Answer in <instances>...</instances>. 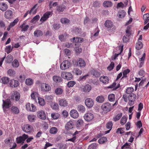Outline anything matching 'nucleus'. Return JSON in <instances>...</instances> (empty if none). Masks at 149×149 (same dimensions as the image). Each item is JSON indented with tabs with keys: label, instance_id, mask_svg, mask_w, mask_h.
<instances>
[{
	"label": "nucleus",
	"instance_id": "nucleus-29",
	"mask_svg": "<svg viewBox=\"0 0 149 149\" xmlns=\"http://www.w3.org/2000/svg\"><path fill=\"white\" fill-rule=\"evenodd\" d=\"M53 79L54 81L56 82H60L62 81V78L58 76H54L53 77Z\"/></svg>",
	"mask_w": 149,
	"mask_h": 149
},
{
	"label": "nucleus",
	"instance_id": "nucleus-64",
	"mask_svg": "<svg viewBox=\"0 0 149 149\" xmlns=\"http://www.w3.org/2000/svg\"><path fill=\"white\" fill-rule=\"evenodd\" d=\"M84 41V39L81 38L77 37L76 38V39L75 40V42H83Z\"/></svg>",
	"mask_w": 149,
	"mask_h": 149
},
{
	"label": "nucleus",
	"instance_id": "nucleus-41",
	"mask_svg": "<svg viewBox=\"0 0 149 149\" xmlns=\"http://www.w3.org/2000/svg\"><path fill=\"white\" fill-rule=\"evenodd\" d=\"M62 24H68L70 22V20L66 18H62L60 20Z\"/></svg>",
	"mask_w": 149,
	"mask_h": 149
},
{
	"label": "nucleus",
	"instance_id": "nucleus-11",
	"mask_svg": "<svg viewBox=\"0 0 149 149\" xmlns=\"http://www.w3.org/2000/svg\"><path fill=\"white\" fill-rule=\"evenodd\" d=\"M33 128L32 126L29 124L25 125L22 127V130L25 132L29 133Z\"/></svg>",
	"mask_w": 149,
	"mask_h": 149
},
{
	"label": "nucleus",
	"instance_id": "nucleus-62",
	"mask_svg": "<svg viewBox=\"0 0 149 149\" xmlns=\"http://www.w3.org/2000/svg\"><path fill=\"white\" fill-rule=\"evenodd\" d=\"M18 22V19H15L13 22H11L9 25L10 27H12L14 26L16 24H17V22Z\"/></svg>",
	"mask_w": 149,
	"mask_h": 149
},
{
	"label": "nucleus",
	"instance_id": "nucleus-19",
	"mask_svg": "<svg viewBox=\"0 0 149 149\" xmlns=\"http://www.w3.org/2000/svg\"><path fill=\"white\" fill-rule=\"evenodd\" d=\"M9 82V78L6 77H2L0 79V82L3 84H6Z\"/></svg>",
	"mask_w": 149,
	"mask_h": 149
},
{
	"label": "nucleus",
	"instance_id": "nucleus-50",
	"mask_svg": "<svg viewBox=\"0 0 149 149\" xmlns=\"http://www.w3.org/2000/svg\"><path fill=\"white\" fill-rule=\"evenodd\" d=\"M26 84L28 85H31L33 84V80L30 79H26L25 81Z\"/></svg>",
	"mask_w": 149,
	"mask_h": 149
},
{
	"label": "nucleus",
	"instance_id": "nucleus-26",
	"mask_svg": "<svg viewBox=\"0 0 149 149\" xmlns=\"http://www.w3.org/2000/svg\"><path fill=\"white\" fill-rule=\"evenodd\" d=\"M59 104L61 106L66 107L68 105V104L66 100L62 99L59 100Z\"/></svg>",
	"mask_w": 149,
	"mask_h": 149
},
{
	"label": "nucleus",
	"instance_id": "nucleus-32",
	"mask_svg": "<svg viewBox=\"0 0 149 149\" xmlns=\"http://www.w3.org/2000/svg\"><path fill=\"white\" fill-rule=\"evenodd\" d=\"M103 5L106 7H110L112 6V3L111 1H105L103 2Z\"/></svg>",
	"mask_w": 149,
	"mask_h": 149
},
{
	"label": "nucleus",
	"instance_id": "nucleus-20",
	"mask_svg": "<svg viewBox=\"0 0 149 149\" xmlns=\"http://www.w3.org/2000/svg\"><path fill=\"white\" fill-rule=\"evenodd\" d=\"M100 80V81L105 84H107L109 81V78L107 76L101 77Z\"/></svg>",
	"mask_w": 149,
	"mask_h": 149
},
{
	"label": "nucleus",
	"instance_id": "nucleus-13",
	"mask_svg": "<svg viewBox=\"0 0 149 149\" xmlns=\"http://www.w3.org/2000/svg\"><path fill=\"white\" fill-rule=\"evenodd\" d=\"M9 85L12 88L17 87L19 85L18 81L14 79H12L10 80Z\"/></svg>",
	"mask_w": 149,
	"mask_h": 149
},
{
	"label": "nucleus",
	"instance_id": "nucleus-35",
	"mask_svg": "<svg viewBox=\"0 0 149 149\" xmlns=\"http://www.w3.org/2000/svg\"><path fill=\"white\" fill-rule=\"evenodd\" d=\"M8 73L10 76L14 77L15 75V72L12 69H9L8 71Z\"/></svg>",
	"mask_w": 149,
	"mask_h": 149
},
{
	"label": "nucleus",
	"instance_id": "nucleus-39",
	"mask_svg": "<svg viewBox=\"0 0 149 149\" xmlns=\"http://www.w3.org/2000/svg\"><path fill=\"white\" fill-rule=\"evenodd\" d=\"M58 131V130L56 127H52L49 130V132L51 134H55Z\"/></svg>",
	"mask_w": 149,
	"mask_h": 149
},
{
	"label": "nucleus",
	"instance_id": "nucleus-17",
	"mask_svg": "<svg viewBox=\"0 0 149 149\" xmlns=\"http://www.w3.org/2000/svg\"><path fill=\"white\" fill-rule=\"evenodd\" d=\"M52 12H48L45 13L43 16L40 19V21L42 22H43L45 21L47 19L49 18V16L51 15Z\"/></svg>",
	"mask_w": 149,
	"mask_h": 149
},
{
	"label": "nucleus",
	"instance_id": "nucleus-53",
	"mask_svg": "<svg viewBox=\"0 0 149 149\" xmlns=\"http://www.w3.org/2000/svg\"><path fill=\"white\" fill-rule=\"evenodd\" d=\"M13 66L15 67H17L19 66V63L18 61L16 59H15L12 63Z\"/></svg>",
	"mask_w": 149,
	"mask_h": 149
},
{
	"label": "nucleus",
	"instance_id": "nucleus-56",
	"mask_svg": "<svg viewBox=\"0 0 149 149\" xmlns=\"http://www.w3.org/2000/svg\"><path fill=\"white\" fill-rule=\"evenodd\" d=\"M76 83L74 81H70L68 83L67 86L69 87H72Z\"/></svg>",
	"mask_w": 149,
	"mask_h": 149
},
{
	"label": "nucleus",
	"instance_id": "nucleus-45",
	"mask_svg": "<svg viewBox=\"0 0 149 149\" xmlns=\"http://www.w3.org/2000/svg\"><path fill=\"white\" fill-rule=\"evenodd\" d=\"M127 118L125 116H124L121 118L120 121V123L121 125H124L126 123Z\"/></svg>",
	"mask_w": 149,
	"mask_h": 149
},
{
	"label": "nucleus",
	"instance_id": "nucleus-54",
	"mask_svg": "<svg viewBox=\"0 0 149 149\" xmlns=\"http://www.w3.org/2000/svg\"><path fill=\"white\" fill-rule=\"evenodd\" d=\"M63 92L62 89L60 88H57L55 90V93L57 95L61 94Z\"/></svg>",
	"mask_w": 149,
	"mask_h": 149
},
{
	"label": "nucleus",
	"instance_id": "nucleus-63",
	"mask_svg": "<svg viewBox=\"0 0 149 149\" xmlns=\"http://www.w3.org/2000/svg\"><path fill=\"white\" fill-rule=\"evenodd\" d=\"M123 128H118L117 129L116 132L117 133H119L120 134H122L124 132V131L123 130Z\"/></svg>",
	"mask_w": 149,
	"mask_h": 149
},
{
	"label": "nucleus",
	"instance_id": "nucleus-24",
	"mask_svg": "<svg viewBox=\"0 0 149 149\" xmlns=\"http://www.w3.org/2000/svg\"><path fill=\"white\" fill-rule=\"evenodd\" d=\"M77 64L80 67H84L86 65V63L83 59L80 58L78 61Z\"/></svg>",
	"mask_w": 149,
	"mask_h": 149
},
{
	"label": "nucleus",
	"instance_id": "nucleus-2",
	"mask_svg": "<svg viewBox=\"0 0 149 149\" xmlns=\"http://www.w3.org/2000/svg\"><path fill=\"white\" fill-rule=\"evenodd\" d=\"M28 136L25 134H23L22 136L17 137L16 139V142L17 143H21L23 144L24 141L28 138Z\"/></svg>",
	"mask_w": 149,
	"mask_h": 149
},
{
	"label": "nucleus",
	"instance_id": "nucleus-7",
	"mask_svg": "<svg viewBox=\"0 0 149 149\" xmlns=\"http://www.w3.org/2000/svg\"><path fill=\"white\" fill-rule=\"evenodd\" d=\"M136 95L134 93L131 94L129 95L128 100H129V104L131 106L134 104V102L136 98Z\"/></svg>",
	"mask_w": 149,
	"mask_h": 149
},
{
	"label": "nucleus",
	"instance_id": "nucleus-48",
	"mask_svg": "<svg viewBox=\"0 0 149 149\" xmlns=\"http://www.w3.org/2000/svg\"><path fill=\"white\" fill-rule=\"evenodd\" d=\"M65 8V6H59L57 7V10L60 13L63 12Z\"/></svg>",
	"mask_w": 149,
	"mask_h": 149
},
{
	"label": "nucleus",
	"instance_id": "nucleus-60",
	"mask_svg": "<svg viewBox=\"0 0 149 149\" xmlns=\"http://www.w3.org/2000/svg\"><path fill=\"white\" fill-rule=\"evenodd\" d=\"M51 89V88L50 86L46 84V85L45 86V88H44V90H43V91L46 92L49 91Z\"/></svg>",
	"mask_w": 149,
	"mask_h": 149
},
{
	"label": "nucleus",
	"instance_id": "nucleus-28",
	"mask_svg": "<svg viewBox=\"0 0 149 149\" xmlns=\"http://www.w3.org/2000/svg\"><path fill=\"white\" fill-rule=\"evenodd\" d=\"M11 110L12 113L16 114H18L19 112V109L16 106H12L11 107Z\"/></svg>",
	"mask_w": 149,
	"mask_h": 149
},
{
	"label": "nucleus",
	"instance_id": "nucleus-3",
	"mask_svg": "<svg viewBox=\"0 0 149 149\" xmlns=\"http://www.w3.org/2000/svg\"><path fill=\"white\" fill-rule=\"evenodd\" d=\"M143 19L144 20V24H147L144 27L143 29L146 30L149 27V13L144 14L143 16Z\"/></svg>",
	"mask_w": 149,
	"mask_h": 149
},
{
	"label": "nucleus",
	"instance_id": "nucleus-61",
	"mask_svg": "<svg viewBox=\"0 0 149 149\" xmlns=\"http://www.w3.org/2000/svg\"><path fill=\"white\" fill-rule=\"evenodd\" d=\"M113 126V123L111 121H110L108 122L107 124L106 127L108 129H111Z\"/></svg>",
	"mask_w": 149,
	"mask_h": 149
},
{
	"label": "nucleus",
	"instance_id": "nucleus-47",
	"mask_svg": "<svg viewBox=\"0 0 149 149\" xmlns=\"http://www.w3.org/2000/svg\"><path fill=\"white\" fill-rule=\"evenodd\" d=\"M97 146L96 143H93L88 146V149H96Z\"/></svg>",
	"mask_w": 149,
	"mask_h": 149
},
{
	"label": "nucleus",
	"instance_id": "nucleus-18",
	"mask_svg": "<svg viewBox=\"0 0 149 149\" xmlns=\"http://www.w3.org/2000/svg\"><path fill=\"white\" fill-rule=\"evenodd\" d=\"M5 16L7 19H10L13 16V12L11 10H8L5 13Z\"/></svg>",
	"mask_w": 149,
	"mask_h": 149
},
{
	"label": "nucleus",
	"instance_id": "nucleus-36",
	"mask_svg": "<svg viewBox=\"0 0 149 149\" xmlns=\"http://www.w3.org/2000/svg\"><path fill=\"white\" fill-rule=\"evenodd\" d=\"M29 27V26L28 25H25L24 24L20 26V28L22 29L21 31H26Z\"/></svg>",
	"mask_w": 149,
	"mask_h": 149
},
{
	"label": "nucleus",
	"instance_id": "nucleus-46",
	"mask_svg": "<svg viewBox=\"0 0 149 149\" xmlns=\"http://www.w3.org/2000/svg\"><path fill=\"white\" fill-rule=\"evenodd\" d=\"M37 5V4H35L34 6L31 9V10L29 12V14H31V13H32L33 14H35L37 11L36 9H35V8L36 7Z\"/></svg>",
	"mask_w": 149,
	"mask_h": 149
},
{
	"label": "nucleus",
	"instance_id": "nucleus-31",
	"mask_svg": "<svg viewBox=\"0 0 149 149\" xmlns=\"http://www.w3.org/2000/svg\"><path fill=\"white\" fill-rule=\"evenodd\" d=\"M104 100V97L102 95L98 96L96 99V100L98 102L102 103Z\"/></svg>",
	"mask_w": 149,
	"mask_h": 149
},
{
	"label": "nucleus",
	"instance_id": "nucleus-5",
	"mask_svg": "<svg viewBox=\"0 0 149 149\" xmlns=\"http://www.w3.org/2000/svg\"><path fill=\"white\" fill-rule=\"evenodd\" d=\"M61 76L63 78L68 80H71L73 77L72 74L69 72H62L61 73Z\"/></svg>",
	"mask_w": 149,
	"mask_h": 149
},
{
	"label": "nucleus",
	"instance_id": "nucleus-30",
	"mask_svg": "<svg viewBox=\"0 0 149 149\" xmlns=\"http://www.w3.org/2000/svg\"><path fill=\"white\" fill-rule=\"evenodd\" d=\"M77 109L78 111L81 113L84 112L85 111V107L82 105H78L77 106Z\"/></svg>",
	"mask_w": 149,
	"mask_h": 149
},
{
	"label": "nucleus",
	"instance_id": "nucleus-51",
	"mask_svg": "<svg viewBox=\"0 0 149 149\" xmlns=\"http://www.w3.org/2000/svg\"><path fill=\"white\" fill-rule=\"evenodd\" d=\"M122 149H130V146L129 143H126L121 147Z\"/></svg>",
	"mask_w": 149,
	"mask_h": 149
},
{
	"label": "nucleus",
	"instance_id": "nucleus-14",
	"mask_svg": "<svg viewBox=\"0 0 149 149\" xmlns=\"http://www.w3.org/2000/svg\"><path fill=\"white\" fill-rule=\"evenodd\" d=\"M37 116L39 118L42 120H45L46 116L45 112L42 111H40L37 112Z\"/></svg>",
	"mask_w": 149,
	"mask_h": 149
},
{
	"label": "nucleus",
	"instance_id": "nucleus-1",
	"mask_svg": "<svg viewBox=\"0 0 149 149\" xmlns=\"http://www.w3.org/2000/svg\"><path fill=\"white\" fill-rule=\"evenodd\" d=\"M101 108L103 111L107 113L111 111L112 106L110 103L108 102H105L102 105Z\"/></svg>",
	"mask_w": 149,
	"mask_h": 149
},
{
	"label": "nucleus",
	"instance_id": "nucleus-44",
	"mask_svg": "<svg viewBox=\"0 0 149 149\" xmlns=\"http://www.w3.org/2000/svg\"><path fill=\"white\" fill-rule=\"evenodd\" d=\"M36 116L33 115H30L28 116V118L29 121L31 122L34 121Z\"/></svg>",
	"mask_w": 149,
	"mask_h": 149
},
{
	"label": "nucleus",
	"instance_id": "nucleus-27",
	"mask_svg": "<svg viewBox=\"0 0 149 149\" xmlns=\"http://www.w3.org/2000/svg\"><path fill=\"white\" fill-rule=\"evenodd\" d=\"M92 87L91 85L87 84L85 85L83 88V91L85 92H88L91 89Z\"/></svg>",
	"mask_w": 149,
	"mask_h": 149
},
{
	"label": "nucleus",
	"instance_id": "nucleus-43",
	"mask_svg": "<svg viewBox=\"0 0 149 149\" xmlns=\"http://www.w3.org/2000/svg\"><path fill=\"white\" fill-rule=\"evenodd\" d=\"M143 46L142 42L141 41H138L136 45V48L138 50L141 49Z\"/></svg>",
	"mask_w": 149,
	"mask_h": 149
},
{
	"label": "nucleus",
	"instance_id": "nucleus-42",
	"mask_svg": "<svg viewBox=\"0 0 149 149\" xmlns=\"http://www.w3.org/2000/svg\"><path fill=\"white\" fill-rule=\"evenodd\" d=\"M74 33L77 35L80 34L81 33V29L78 27H75L74 29Z\"/></svg>",
	"mask_w": 149,
	"mask_h": 149
},
{
	"label": "nucleus",
	"instance_id": "nucleus-23",
	"mask_svg": "<svg viewBox=\"0 0 149 149\" xmlns=\"http://www.w3.org/2000/svg\"><path fill=\"white\" fill-rule=\"evenodd\" d=\"M8 8V6L6 3L3 2L0 3V10L2 11H5Z\"/></svg>",
	"mask_w": 149,
	"mask_h": 149
},
{
	"label": "nucleus",
	"instance_id": "nucleus-15",
	"mask_svg": "<svg viewBox=\"0 0 149 149\" xmlns=\"http://www.w3.org/2000/svg\"><path fill=\"white\" fill-rule=\"evenodd\" d=\"M90 72L93 77L96 78L100 77V73L98 71L93 69H92L90 71Z\"/></svg>",
	"mask_w": 149,
	"mask_h": 149
},
{
	"label": "nucleus",
	"instance_id": "nucleus-21",
	"mask_svg": "<svg viewBox=\"0 0 149 149\" xmlns=\"http://www.w3.org/2000/svg\"><path fill=\"white\" fill-rule=\"evenodd\" d=\"M146 54L144 53L142 57L140 58L139 61H140L139 67L140 68L142 67L144 63V61L145 59Z\"/></svg>",
	"mask_w": 149,
	"mask_h": 149
},
{
	"label": "nucleus",
	"instance_id": "nucleus-58",
	"mask_svg": "<svg viewBox=\"0 0 149 149\" xmlns=\"http://www.w3.org/2000/svg\"><path fill=\"white\" fill-rule=\"evenodd\" d=\"M114 65V63L113 62H111L109 65L107 67V69L109 71L113 69Z\"/></svg>",
	"mask_w": 149,
	"mask_h": 149
},
{
	"label": "nucleus",
	"instance_id": "nucleus-37",
	"mask_svg": "<svg viewBox=\"0 0 149 149\" xmlns=\"http://www.w3.org/2000/svg\"><path fill=\"white\" fill-rule=\"evenodd\" d=\"M107 141V138L106 137H102L100 138L98 141L99 143L100 144H103Z\"/></svg>",
	"mask_w": 149,
	"mask_h": 149
},
{
	"label": "nucleus",
	"instance_id": "nucleus-8",
	"mask_svg": "<svg viewBox=\"0 0 149 149\" xmlns=\"http://www.w3.org/2000/svg\"><path fill=\"white\" fill-rule=\"evenodd\" d=\"M3 108H9L11 106V102L10 99H7L5 100H3Z\"/></svg>",
	"mask_w": 149,
	"mask_h": 149
},
{
	"label": "nucleus",
	"instance_id": "nucleus-40",
	"mask_svg": "<svg viewBox=\"0 0 149 149\" xmlns=\"http://www.w3.org/2000/svg\"><path fill=\"white\" fill-rule=\"evenodd\" d=\"M38 100L39 104L41 106H44L45 104V100L40 97H38Z\"/></svg>",
	"mask_w": 149,
	"mask_h": 149
},
{
	"label": "nucleus",
	"instance_id": "nucleus-52",
	"mask_svg": "<svg viewBox=\"0 0 149 149\" xmlns=\"http://www.w3.org/2000/svg\"><path fill=\"white\" fill-rule=\"evenodd\" d=\"M134 91V88L132 87L128 88L127 89L126 91V93L127 94H132V93Z\"/></svg>",
	"mask_w": 149,
	"mask_h": 149
},
{
	"label": "nucleus",
	"instance_id": "nucleus-4",
	"mask_svg": "<svg viewBox=\"0 0 149 149\" xmlns=\"http://www.w3.org/2000/svg\"><path fill=\"white\" fill-rule=\"evenodd\" d=\"M71 65L70 62L68 60H65L60 65V68L62 70H65L70 68Z\"/></svg>",
	"mask_w": 149,
	"mask_h": 149
},
{
	"label": "nucleus",
	"instance_id": "nucleus-9",
	"mask_svg": "<svg viewBox=\"0 0 149 149\" xmlns=\"http://www.w3.org/2000/svg\"><path fill=\"white\" fill-rule=\"evenodd\" d=\"M104 25L109 29H112L114 27L113 22L110 20H107L104 23Z\"/></svg>",
	"mask_w": 149,
	"mask_h": 149
},
{
	"label": "nucleus",
	"instance_id": "nucleus-57",
	"mask_svg": "<svg viewBox=\"0 0 149 149\" xmlns=\"http://www.w3.org/2000/svg\"><path fill=\"white\" fill-rule=\"evenodd\" d=\"M12 48H11L10 45H9L6 47V52L8 54L10 53L12 50Z\"/></svg>",
	"mask_w": 149,
	"mask_h": 149
},
{
	"label": "nucleus",
	"instance_id": "nucleus-38",
	"mask_svg": "<svg viewBox=\"0 0 149 149\" xmlns=\"http://www.w3.org/2000/svg\"><path fill=\"white\" fill-rule=\"evenodd\" d=\"M84 121L83 120L79 119L77 121V127H81L84 126Z\"/></svg>",
	"mask_w": 149,
	"mask_h": 149
},
{
	"label": "nucleus",
	"instance_id": "nucleus-12",
	"mask_svg": "<svg viewBox=\"0 0 149 149\" xmlns=\"http://www.w3.org/2000/svg\"><path fill=\"white\" fill-rule=\"evenodd\" d=\"M20 95L19 93L17 91L14 92L13 95L11 96V99L15 101H18L20 98Z\"/></svg>",
	"mask_w": 149,
	"mask_h": 149
},
{
	"label": "nucleus",
	"instance_id": "nucleus-59",
	"mask_svg": "<svg viewBox=\"0 0 149 149\" xmlns=\"http://www.w3.org/2000/svg\"><path fill=\"white\" fill-rule=\"evenodd\" d=\"M74 72L77 74V75H80L82 73V71L78 68H76L74 70Z\"/></svg>",
	"mask_w": 149,
	"mask_h": 149
},
{
	"label": "nucleus",
	"instance_id": "nucleus-33",
	"mask_svg": "<svg viewBox=\"0 0 149 149\" xmlns=\"http://www.w3.org/2000/svg\"><path fill=\"white\" fill-rule=\"evenodd\" d=\"M118 17L120 18H122L125 16L126 13L125 11L123 10H120L118 13Z\"/></svg>",
	"mask_w": 149,
	"mask_h": 149
},
{
	"label": "nucleus",
	"instance_id": "nucleus-55",
	"mask_svg": "<svg viewBox=\"0 0 149 149\" xmlns=\"http://www.w3.org/2000/svg\"><path fill=\"white\" fill-rule=\"evenodd\" d=\"M40 18V16L39 15H36L31 20L32 22L33 23H35L36 22L38 21Z\"/></svg>",
	"mask_w": 149,
	"mask_h": 149
},
{
	"label": "nucleus",
	"instance_id": "nucleus-6",
	"mask_svg": "<svg viewBox=\"0 0 149 149\" xmlns=\"http://www.w3.org/2000/svg\"><path fill=\"white\" fill-rule=\"evenodd\" d=\"M94 116L93 114L91 113H86L84 116L85 120L87 122L91 121L93 118Z\"/></svg>",
	"mask_w": 149,
	"mask_h": 149
},
{
	"label": "nucleus",
	"instance_id": "nucleus-34",
	"mask_svg": "<svg viewBox=\"0 0 149 149\" xmlns=\"http://www.w3.org/2000/svg\"><path fill=\"white\" fill-rule=\"evenodd\" d=\"M122 116V113H120L113 118V120L115 122L118 120Z\"/></svg>",
	"mask_w": 149,
	"mask_h": 149
},
{
	"label": "nucleus",
	"instance_id": "nucleus-25",
	"mask_svg": "<svg viewBox=\"0 0 149 149\" xmlns=\"http://www.w3.org/2000/svg\"><path fill=\"white\" fill-rule=\"evenodd\" d=\"M43 35V32L40 30H36L34 33V35L35 37H39L42 36Z\"/></svg>",
	"mask_w": 149,
	"mask_h": 149
},
{
	"label": "nucleus",
	"instance_id": "nucleus-10",
	"mask_svg": "<svg viewBox=\"0 0 149 149\" xmlns=\"http://www.w3.org/2000/svg\"><path fill=\"white\" fill-rule=\"evenodd\" d=\"M85 104L88 108H91L94 104L93 100L90 98H87L85 100Z\"/></svg>",
	"mask_w": 149,
	"mask_h": 149
},
{
	"label": "nucleus",
	"instance_id": "nucleus-16",
	"mask_svg": "<svg viewBox=\"0 0 149 149\" xmlns=\"http://www.w3.org/2000/svg\"><path fill=\"white\" fill-rule=\"evenodd\" d=\"M70 113L71 116L74 118H77L79 117V113L76 110H72Z\"/></svg>",
	"mask_w": 149,
	"mask_h": 149
},
{
	"label": "nucleus",
	"instance_id": "nucleus-22",
	"mask_svg": "<svg viewBox=\"0 0 149 149\" xmlns=\"http://www.w3.org/2000/svg\"><path fill=\"white\" fill-rule=\"evenodd\" d=\"M74 124L73 122L70 121L68 122L65 126V128L67 130H70L73 128Z\"/></svg>",
	"mask_w": 149,
	"mask_h": 149
},
{
	"label": "nucleus",
	"instance_id": "nucleus-49",
	"mask_svg": "<svg viewBox=\"0 0 149 149\" xmlns=\"http://www.w3.org/2000/svg\"><path fill=\"white\" fill-rule=\"evenodd\" d=\"M108 98L109 101H113L115 99V95L113 94H109L108 96Z\"/></svg>",
	"mask_w": 149,
	"mask_h": 149
}]
</instances>
